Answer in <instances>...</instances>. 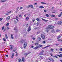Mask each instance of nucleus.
I'll list each match as a JSON object with an SVG mask.
<instances>
[{
    "label": "nucleus",
    "mask_w": 62,
    "mask_h": 62,
    "mask_svg": "<svg viewBox=\"0 0 62 62\" xmlns=\"http://www.w3.org/2000/svg\"><path fill=\"white\" fill-rule=\"evenodd\" d=\"M42 47V45H39V46H37L33 48L34 49H37L39 48Z\"/></svg>",
    "instance_id": "nucleus-1"
},
{
    "label": "nucleus",
    "mask_w": 62,
    "mask_h": 62,
    "mask_svg": "<svg viewBox=\"0 0 62 62\" xmlns=\"http://www.w3.org/2000/svg\"><path fill=\"white\" fill-rule=\"evenodd\" d=\"M31 53V52H30L28 53H24L23 54L24 55H25V56H27V55H28L29 54H30V53Z\"/></svg>",
    "instance_id": "nucleus-2"
},
{
    "label": "nucleus",
    "mask_w": 62,
    "mask_h": 62,
    "mask_svg": "<svg viewBox=\"0 0 62 62\" xmlns=\"http://www.w3.org/2000/svg\"><path fill=\"white\" fill-rule=\"evenodd\" d=\"M27 42H25L24 43L23 45V47L24 48H26V47L27 46Z\"/></svg>",
    "instance_id": "nucleus-3"
},
{
    "label": "nucleus",
    "mask_w": 62,
    "mask_h": 62,
    "mask_svg": "<svg viewBox=\"0 0 62 62\" xmlns=\"http://www.w3.org/2000/svg\"><path fill=\"white\" fill-rule=\"evenodd\" d=\"M44 52V51L43 50H42V51H41L40 53H39V55H43V53Z\"/></svg>",
    "instance_id": "nucleus-4"
},
{
    "label": "nucleus",
    "mask_w": 62,
    "mask_h": 62,
    "mask_svg": "<svg viewBox=\"0 0 62 62\" xmlns=\"http://www.w3.org/2000/svg\"><path fill=\"white\" fill-rule=\"evenodd\" d=\"M48 59H49L50 61H52V62H54V60L52 58H48Z\"/></svg>",
    "instance_id": "nucleus-5"
},
{
    "label": "nucleus",
    "mask_w": 62,
    "mask_h": 62,
    "mask_svg": "<svg viewBox=\"0 0 62 62\" xmlns=\"http://www.w3.org/2000/svg\"><path fill=\"white\" fill-rule=\"evenodd\" d=\"M25 42V41L23 40L22 39L21 40V41H20V42H21L22 43H23V42Z\"/></svg>",
    "instance_id": "nucleus-6"
},
{
    "label": "nucleus",
    "mask_w": 62,
    "mask_h": 62,
    "mask_svg": "<svg viewBox=\"0 0 62 62\" xmlns=\"http://www.w3.org/2000/svg\"><path fill=\"white\" fill-rule=\"evenodd\" d=\"M30 30H31V27L30 26H29V28H28V32H29Z\"/></svg>",
    "instance_id": "nucleus-7"
},
{
    "label": "nucleus",
    "mask_w": 62,
    "mask_h": 62,
    "mask_svg": "<svg viewBox=\"0 0 62 62\" xmlns=\"http://www.w3.org/2000/svg\"><path fill=\"white\" fill-rule=\"evenodd\" d=\"M58 24H60V25H61L62 24V22L61 21H59L58 23Z\"/></svg>",
    "instance_id": "nucleus-8"
},
{
    "label": "nucleus",
    "mask_w": 62,
    "mask_h": 62,
    "mask_svg": "<svg viewBox=\"0 0 62 62\" xmlns=\"http://www.w3.org/2000/svg\"><path fill=\"white\" fill-rule=\"evenodd\" d=\"M42 20H43V21H44V22H48V20H46L45 19H43V18H42Z\"/></svg>",
    "instance_id": "nucleus-9"
},
{
    "label": "nucleus",
    "mask_w": 62,
    "mask_h": 62,
    "mask_svg": "<svg viewBox=\"0 0 62 62\" xmlns=\"http://www.w3.org/2000/svg\"><path fill=\"white\" fill-rule=\"evenodd\" d=\"M51 31L52 33H55V31H54V29L52 30Z\"/></svg>",
    "instance_id": "nucleus-10"
},
{
    "label": "nucleus",
    "mask_w": 62,
    "mask_h": 62,
    "mask_svg": "<svg viewBox=\"0 0 62 62\" xmlns=\"http://www.w3.org/2000/svg\"><path fill=\"white\" fill-rule=\"evenodd\" d=\"M10 46H11L10 49L11 50H12V49H13V46H12V45H10Z\"/></svg>",
    "instance_id": "nucleus-11"
},
{
    "label": "nucleus",
    "mask_w": 62,
    "mask_h": 62,
    "mask_svg": "<svg viewBox=\"0 0 62 62\" xmlns=\"http://www.w3.org/2000/svg\"><path fill=\"white\" fill-rule=\"evenodd\" d=\"M16 50L17 48L16 47L14 48V50H13V51L14 52H15V51H16Z\"/></svg>",
    "instance_id": "nucleus-12"
},
{
    "label": "nucleus",
    "mask_w": 62,
    "mask_h": 62,
    "mask_svg": "<svg viewBox=\"0 0 62 62\" xmlns=\"http://www.w3.org/2000/svg\"><path fill=\"white\" fill-rule=\"evenodd\" d=\"M41 37L43 39H44L45 38V36H41Z\"/></svg>",
    "instance_id": "nucleus-13"
},
{
    "label": "nucleus",
    "mask_w": 62,
    "mask_h": 62,
    "mask_svg": "<svg viewBox=\"0 0 62 62\" xmlns=\"http://www.w3.org/2000/svg\"><path fill=\"white\" fill-rule=\"evenodd\" d=\"M44 7L42 6H41L39 7V8H44Z\"/></svg>",
    "instance_id": "nucleus-14"
},
{
    "label": "nucleus",
    "mask_w": 62,
    "mask_h": 62,
    "mask_svg": "<svg viewBox=\"0 0 62 62\" xmlns=\"http://www.w3.org/2000/svg\"><path fill=\"white\" fill-rule=\"evenodd\" d=\"M11 37L12 39H14V38H13V34H11Z\"/></svg>",
    "instance_id": "nucleus-15"
},
{
    "label": "nucleus",
    "mask_w": 62,
    "mask_h": 62,
    "mask_svg": "<svg viewBox=\"0 0 62 62\" xmlns=\"http://www.w3.org/2000/svg\"><path fill=\"white\" fill-rule=\"evenodd\" d=\"M7 35H8V34H5V36L6 37V39H8V36H7Z\"/></svg>",
    "instance_id": "nucleus-16"
},
{
    "label": "nucleus",
    "mask_w": 62,
    "mask_h": 62,
    "mask_svg": "<svg viewBox=\"0 0 62 62\" xmlns=\"http://www.w3.org/2000/svg\"><path fill=\"white\" fill-rule=\"evenodd\" d=\"M54 26H53L52 25H51V29H54Z\"/></svg>",
    "instance_id": "nucleus-17"
},
{
    "label": "nucleus",
    "mask_w": 62,
    "mask_h": 62,
    "mask_svg": "<svg viewBox=\"0 0 62 62\" xmlns=\"http://www.w3.org/2000/svg\"><path fill=\"white\" fill-rule=\"evenodd\" d=\"M10 19V17L9 16H8L7 17V18L6 19L7 20V21H8L9 20V19Z\"/></svg>",
    "instance_id": "nucleus-18"
},
{
    "label": "nucleus",
    "mask_w": 62,
    "mask_h": 62,
    "mask_svg": "<svg viewBox=\"0 0 62 62\" xmlns=\"http://www.w3.org/2000/svg\"><path fill=\"white\" fill-rule=\"evenodd\" d=\"M35 44L36 46H38L39 45V43H35Z\"/></svg>",
    "instance_id": "nucleus-19"
},
{
    "label": "nucleus",
    "mask_w": 62,
    "mask_h": 62,
    "mask_svg": "<svg viewBox=\"0 0 62 62\" xmlns=\"http://www.w3.org/2000/svg\"><path fill=\"white\" fill-rule=\"evenodd\" d=\"M41 38L40 37H38V40L39 41L41 40Z\"/></svg>",
    "instance_id": "nucleus-20"
},
{
    "label": "nucleus",
    "mask_w": 62,
    "mask_h": 62,
    "mask_svg": "<svg viewBox=\"0 0 62 62\" xmlns=\"http://www.w3.org/2000/svg\"><path fill=\"white\" fill-rule=\"evenodd\" d=\"M30 8H34V6H33V5H30Z\"/></svg>",
    "instance_id": "nucleus-21"
},
{
    "label": "nucleus",
    "mask_w": 62,
    "mask_h": 62,
    "mask_svg": "<svg viewBox=\"0 0 62 62\" xmlns=\"http://www.w3.org/2000/svg\"><path fill=\"white\" fill-rule=\"evenodd\" d=\"M14 22L15 24H16V23H17V21H16V20H14Z\"/></svg>",
    "instance_id": "nucleus-22"
},
{
    "label": "nucleus",
    "mask_w": 62,
    "mask_h": 62,
    "mask_svg": "<svg viewBox=\"0 0 62 62\" xmlns=\"http://www.w3.org/2000/svg\"><path fill=\"white\" fill-rule=\"evenodd\" d=\"M41 4H44V5H46V4H47V3H45V2H41Z\"/></svg>",
    "instance_id": "nucleus-23"
},
{
    "label": "nucleus",
    "mask_w": 62,
    "mask_h": 62,
    "mask_svg": "<svg viewBox=\"0 0 62 62\" xmlns=\"http://www.w3.org/2000/svg\"><path fill=\"white\" fill-rule=\"evenodd\" d=\"M18 61L19 62H21L22 61H21V59H18Z\"/></svg>",
    "instance_id": "nucleus-24"
},
{
    "label": "nucleus",
    "mask_w": 62,
    "mask_h": 62,
    "mask_svg": "<svg viewBox=\"0 0 62 62\" xmlns=\"http://www.w3.org/2000/svg\"><path fill=\"white\" fill-rule=\"evenodd\" d=\"M51 25H49L48 26V28H49L50 29H51Z\"/></svg>",
    "instance_id": "nucleus-25"
},
{
    "label": "nucleus",
    "mask_w": 62,
    "mask_h": 62,
    "mask_svg": "<svg viewBox=\"0 0 62 62\" xmlns=\"http://www.w3.org/2000/svg\"><path fill=\"white\" fill-rule=\"evenodd\" d=\"M50 45H48L46 46H45L44 48V49H45V48H47V47H50Z\"/></svg>",
    "instance_id": "nucleus-26"
},
{
    "label": "nucleus",
    "mask_w": 62,
    "mask_h": 62,
    "mask_svg": "<svg viewBox=\"0 0 62 62\" xmlns=\"http://www.w3.org/2000/svg\"><path fill=\"white\" fill-rule=\"evenodd\" d=\"M14 30H15L17 29V27H14Z\"/></svg>",
    "instance_id": "nucleus-27"
},
{
    "label": "nucleus",
    "mask_w": 62,
    "mask_h": 62,
    "mask_svg": "<svg viewBox=\"0 0 62 62\" xmlns=\"http://www.w3.org/2000/svg\"><path fill=\"white\" fill-rule=\"evenodd\" d=\"M7 1V0H1V1L2 2H4Z\"/></svg>",
    "instance_id": "nucleus-28"
},
{
    "label": "nucleus",
    "mask_w": 62,
    "mask_h": 62,
    "mask_svg": "<svg viewBox=\"0 0 62 62\" xmlns=\"http://www.w3.org/2000/svg\"><path fill=\"white\" fill-rule=\"evenodd\" d=\"M56 55L57 56H59V57H62V55H58L57 54V55Z\"/></svg>",
    "instance_id": "nucleus-29"
},
{
    "label": "nucleus",
    "mask_w": 62,
    "mask_h": 62,
    "mask_svg": "<svg viewBox=\"0 0 62 62\" xmlns=\"http://www.w3.org/2000/svg\"><path fill=\"white\" fill-rule=\"evenodd\" d=\"M53 57H55V58H58V57L56 55H55L54 56H53Z\"/></svg>",
    "instance_id": "nucleus-30"
},
{
    "label": "nucleus",
    "mask_w": 62,
    "mask_h": 62,
    "mask_svg": "<svg viewBox=\"0 0 62 62\" xmlns=\"http://www.w3.org/2000/svg\"><path fill=\"white\" fill-rule=\"evenodd\" d=\"M3 40L5 41H6V39L5 38H4L3 39Z\"/></svg>",
    "instance_id": "nucleus-31"
},
{
    "label": "nucleus",
    "mask_w": 62,
    "mask_h": 62,
    "mask_svg": "<svg viewBox=\"0 0 62 62\" xmlns=\"http://www.w3.org/2000/svg\"><path fill=\"white\" fill-rule=\"evenodd\" d=\"M46 30H50V29L48 27H47L46 28Z\"/></svg>",
    "instance_id": "nucleus-32"
},
{
    "label": "nucleus",
    "mask_w": 62,
    "mask_h": 62,
    "mask_svg": "<svg viewBox=\"0 0 62 62\" xmlns=\"http://www.w3.org/2000/svg\"><path fill=\"white\" fill-rule=\"evenodd\" d=\"M36 20L37 21H38V22H39V18H37L36 19Z\"/></svg>",
    "instance_id": "nucleus-33"
},
{
    "label": "nucleus",
    "mask_w": 62,
    "mask_h": 62,
    "mask_svg": "<svg viewBox=\"0 0 62 62\" xmlns=\"http://www.w3.org/2000/svg\"><path fill=\"white\" fill-rule=\"evenodd\" d=\"M60 31V30H56V32H59V31Z\"/></svg>",
    "instance_id": "nucleus-34"
},
{
    "label": "nucleus",
    "mask_w": 62,
    "mask_h": 62,
    "mask_svg": "<svg viewBox=\"0 0 62 62\" xmlns=\"http://www.w3.org/2000/svg\"><path fill=\"white\" fill-rule=\"evenodd\" d=\"M46 17H48L49 16V15H48V14H46Z\"/></svg>",
    "instance_id": "nucleus-35"
},
{
    "label": "nucleus",
    "mask_w": 62,
    "mask_h": 62,
    "mask_svg": "<svg viewBox=\"0 0 62 62\" xmlns=\"http://www.w3.org/2000/svg\"><path fill=\"white\" fill-rule=\"evenodd\" d=\"M6 15H8L9 14V12H8L7 13H6Z\"/></svg>",
    "instance_id": "nucleus-36"
},
{
    "label": "nucleus",
    "mask_w": 62,
    "mask_h": 62,
    "mask_svg": "<svg viewBox=\"0 0 62 62\" xmlns=\"http://www.w3.org/2000/svg\"><path fill=\"white\" fill-rule=\"evenodd\" d=\"M55 17V15H52L51 16V17Z\"/></svg>",
    "instance_id": "nucleus-37"
},
{
    "label": "nucleus",
    "mask_w": 62,
    "mask_h": 62,
    "mask_svg": "<svg viewBox=\"0 0 62 62\" xmlns=\"http://www.w3.org/2000/svg\"><path fill=\"white\" fill-rule=\"evenodd\" d=\"M59 36H58V37L57 38V39H60V37H61V36H59Z\"/></svg>",
    "instance_id": "nucleus-38"
},
{
    "label": "nucleus",
    "mask_w": 62,
    "mask_h": 62,
    "mask_svg": "<svg viewBox=\"0 0 62 62\" xmlns=\"http://www.w3.org/2000/svg\"><path fill=\"white\" fill-rule=\"evenodd\" d=\"M29 17H26V20H28V19H29Z\"/></svg>",
    "instance_id": "nucleus-39"
},
{
    "label": "nucleus",
    "mask_w": 62,
    "mask_h": 62,
    "mask_svg": "<svg viewBox=\"0 0 62 62\" xmlns=\"http://www.w3.org/2000/svg\"><path fill=\"white\" fill-rule=\"evenodd\" d=\"M42 42H43V43L44 44H45V43H46V41H43Z\"/></svg>",
    "instance_id": "nucleus-40"
},
{
    "label": "nucleus",
    "mask_w": 62,
    "mask_h": 62,
    "mask_svg": "<svg viewBox=\"0 0 62 62\" xmlns=\"http://www.w3.org/2000/svg\"><path fill=\"white\" fill-rule=\"evenodd\" d=\"M12 55L13 56L14 55V53H12Z\"/></svg>",
    "instance_id": "nucleus-41"
},
{
    "label": "nucleus",
    "mask_w": 62,
    "mask_h": 62,
    "mask_svg": "<svg viewBox=\"0 0 62 62\" xmlns=\"http://www.w3.org/2000/svg\"><path fill=\"white\" fill-rule=\"evenodd\" d=\"M24 58H23L22 59V61L23 62H24Z\"/></svg>",
    "instance_id": "nucleus-42"
},
{
    "label": "nucleus",
    "mask_w": 62,
    "mask_h": 62,
    "mask_svg": "<svg viewBox=\"0 0 62 62\" xmlns=\"http://www.w3.org/2000/svg\"><path fill=\"white\" fill-rule=\"evenodd\" d=\"M3 19V18H0V21H2V20Z\"/></svg>",
    "instance_id": "nucleus-43"
},
{
    "label": "nucleus",
    "mask_w": 62,
    "mask_h": 62,
    "mask_svg": "<svg viewBox=\"0 0 62 62\" xmlns=\"http://www.w3.org/2000/svg\"><path fill=\"white\" fill-rule=\"evenodd\" d=\"M50 50H51V51H54V49L51 48Z\"/></svg>",
    "instance_id": "nucleus-44"
},
{
    "label": "nucleus",
    "mask_w": 62,
    "mask_h": 62,
    "mask_svg": "<svg viewBox=\"0 0 62 62\" xmlns=\"http://www.w3.org/2000/svg\"><path fill=\"white\" fill-rule=\"evenodd\" d=\"M16 30V32H18V29H17L16 30Z\"/></svg>",
    "instance_id": "nucleus-45"
},
{
    "label": "nucleus",
    "mask_w": 62,
    "mask_h": 62,
    "mask_svg": "<svg viewBox=\"0 0 62 62\" xmlns=\"http://www.w3.org/2000/svg\"><path fill=\"white\" fill-rule=\"evenodd\" d=\"M4 27H5L4 26H3L2 28V30H4Z\"/></svg>",
    "instance_id": "nucleus-46"
},
{
    "label": "nucleus",
    "mask_w": 62,
    "mask_h": 62,
    "mask_svg": "<svg viewBox=\"0 0 62 62\" xmlns=\"http://www.w3.org/2000/svg\"><path fill=\"white\" fill-rule=\"evenodd\" d=\"M44 12H47V10H44Z\"/></svg>",
    "instance_id": "nucleus-47"
},
{
    "label": "nucleus",
    "mask_w": 62,
    "mask_h": 62,
    "mask_svg": "<svg viewBox=\"0 0 62 62\" xmlns=\"http://www.w3.org/2000/svg\"><path fill=\"white\" fill-rule=\"evenodd\" d=\"M30 7V5L28 6V8H29Z\"/></svg>",
    "instance_id": "nucleus-48"
},
{
    "label": "nucleus",
    "mask_w": 62,
    "mask_h": 62,
    "mask_svg": "<svg viewBox=\"0 0 62 62\" xmlns=\"http://www.w3.org/2000/svg\"><path fill=\"white\" fill-rule=\"evenodd\" d=\"M15 19H16V20L17 21H18V22H19V20H18L17 18H16Z\"/></svg>",
    "instance_id": "nucleus-49"
},
{
    "label": "nucleus",
    "mask_w": 62,
    "mask_h": 62,
    "mask_svg": "<svg viewBox=\"0 0 62 62\" xmlns=\"http://www.w3.org/2000/svg\"><path fill=\"white\" fill-rule=\"evenodd\" d=\"M8 25H9V23H7L6 24V25H7L8 26Z\"/></svg>",
    "instance_id": "nucleus-50"
},
{
    "label": "nucleus",
    "mask_w": 62,
    "mask_h": 62,
    "mask_svg": "<svg viewBox=\"0 0 62 62\" xmlns=\"http://www.w3.org/2000/svg\"><path fill=\"white\" fill-rule=\"evenodd\" d=\"M23 9V7H21L19 9L20 10L21 9Z\"/></svg>",
    "instance_id": "nucleus-51"
},
{
    "label": "nucleus",
    "mask_w": 62,
    "mask_h": 62,
    "mask_svg": "<svg viewBox=\"0 0 62 62\" xmlns=\"http://www.w3.org/2000/svg\"><path fill=\"white\" fill-rule=\"evenodd\" d=\"M59 50L60 51H62V48H61Z\"/></svg>",
    "instance_id": "nucleus-52"
},
{
    "label": "nucleus",
    "mask_w": 62,
    "mask_h": 62,
    "mask_svg": "<svg viewBox=\"0 0 62 62\" xmlns=\"http://www.w3.org/2000/svg\"><path fill=\"white\" fill-rule=\"evenodd\" d=\"M34 5H37V3L36 2L35 3H34Z\"/></svg>",
    "instance_id": "nucleus-53"
},
{
    "label": "nucleus",
    "mask_w": 62,
    "mask_h": 62,
    "mask_svg": "<svg viewBox=\"0 0 62 62\" xmlns=\"http://www.w3.org/2000/svg\"><path fill=\"white\" fill-rule=\"evenodd\" d=\"M46 32H47V33H48V32H49V31L48 30H46Z\"/></svg>",
    "instance_id": "nucleus-54"
},
{
    "label": "nucleus",
    "mask_w": 62,
    "mask_h": 62,
    "mask_svg": "<svg viewBox=\"0 0 62 62\" xmlns=\"http://www.w3.org/2000/svg\"><path fill=\"white\" fill-rule=\"evenodd\" d=\"M32 39H33V40H35V39H35V38H32Z\"/></svg>",
    "instance_id": "nucleus-55"
},
{
    "label": "nucleus",
    "mask_w": 62,
    "mask_h": 62,
    "mask_svg": "<svg viewBox=\"0 0 62 62\" xmlns=\"http://www.w3.org/2000/svg\"><path fill=\"white\" fill-rule=\"evenodd\" d=\"M39 34V32H37V34Z\"/></svg>",
    "instance_id": "nucleus-56"
},
{
    "label": "nucleus",
    "mask_w": 62,
    "mask_h": 62,
    "mask_svg": "<svg viewBox=\"0 0 62 62\" xmlns=\"http://www.w3.org/2000/svg\"><path fill=\"white\" fill-rule=\"evenodd\" d=\"M50 55H51V56H53V54H52V53H50Z\"/></svg>",
    "instance_id": "nucleus-57"
},
{
    "label": "nucleus",
    "mask_w": 62,
    "mask_h": 62,
    "mask_svg": "<svg viewBox=\"0 0 62 62\" xmlns=\"http://www.w3.org/2000/svg\"><path fill=\"white\" fill-rule=\"evenodd\" d=\"M36 24H37V23H34V24L33 25H36Z\"/></svg>",
    "instance_id": "nucleus-58"
},
{
    "label": "nucleus",
    "mask_w": 62,
    "mask_h": 62,
    "mask_svg": "<svg viewBox=\"0 0 62 62\" xmlns=\"http://www.w3.org/2000/svg\"><path fill=\"white\" fill-rule=\"evenodd\" d=\"M19 17H22V15H19Z\"/></svg>",
    "instance_id": "nucleus-59"
},
{
    "label": "nucleus",
    "mask_w": 62,
    "mask_h": 62,
    "mask_svg": "<svg viewBox=\"0 0 62 62\" xmlns=\"http://www.w3.org/2000/svg\"><path fill=\"white\" fill-rule=\"evenodd\" d=\"M28 6H25V7L26 8H28Z\"/></svg>",
    "instance_id": "nucleus-60"
},
{
    "label": "nucleus",
    "mask_w": 62,
    "mask_h": 62,
    "mask_svg": "<svg viewBox=\"0 0 62 62\" xmlns=\"http://www.w3.org/2000/svg\"><path fill=\"white\" fill-rule=\"evenodd\" d=\"M55 45L56 46H57L59 45V44H56Z\"/></svg>",
    "instance_id": "nucleus-61"
},
{
    "label": "nucleus",
    "mask_w": 62,
    "mask_h": 62,
    "mask_svg": "<svg viewBox=\"0 0 62 62\" xmlns=\"http://www.w3.org/2000/svg\"><path fill=\"white\" fill-rule=\"evenodd\" d=\"M5 56L6 57H8V55H5Z\"/></svg>",
    "instance_id": "nucleus-62"
},
{
    "label": "nucleus",
    "mask_w": 62,
    "mask_h": 62,
    "mask_svg": "<svg viewBox=\"0 0 62 62\" xmlns=\"http://www.w3.org/2000/svg\"><path fill=\"white\" fill-rule=\"evenodd\" d=\"M37 28H37V27H35L34 28V29H35V30H36V29H37Z\"/></svg>",
    "instance_id": "nucleus-63"
},
{
    "label": "nucleus",
    "mask_w": 62,
    "mask_h": 62,
    "mask_svg": "<svg viewBox=\"0 0 62 62\" xmlns=\"http://www.w3.org/2000/svg\"><path fill=\"white\" fill-rule=\"evenodd\" d=\"M61 39H58V41H60V40H61Z\"/></svg>",
    "instance_id": "nucleus-64"
}]
</instances>
